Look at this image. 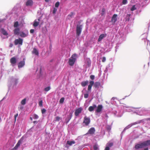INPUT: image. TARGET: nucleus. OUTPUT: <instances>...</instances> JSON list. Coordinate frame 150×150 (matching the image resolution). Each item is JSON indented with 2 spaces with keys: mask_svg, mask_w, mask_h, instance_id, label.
<instances>
[{
  "mask_svg": "<svg viewBox=\"0 0 150 150\" xmlns=\"http://www.w3.org/2000/svg\"><path fill=\"white\" fill-rule=\"evenodd\" d=\"M149 145H150V140H147L140 143H136L133 149H135L134 150H139V149Z\"/></svg>",
  "mask_w": 150,
  "mask_h": 150,
  "instance_id": "nucleus-1",
  "label": "nucleus"
},
{
  "mask_svg": "<svg viewBox=\"0 0 150 150\" xmlns=\"http://www.w3.org/2000/svg\"><path fill=\"white\" fill-rule=\"evenodd\" d=\"M136 112L137 114L140 116L150 115V110L144 108L140 110H137Z\"/></svg>",
  "mask_w": 150,
  "mask_h": 150,
  "instance_id": "nucleus-2",
  "label": "nucleus"
},
{
  "mask_svg": "<svg viewBox=\"0 0 150 150\" xmlns=\"http://www.w3.org/2000/svg\"><path fill=\"white\" fill-rule=\"evenodd\" d=\"M78 57L77 54L75 53L73 54L69 59L68 63L69 65L70 66H73L76 60Z\"/></svg>",
  "mask_w": 150,
  "mask_h": 150,
  "instance_id": "nucleus-3",
  "label": "nucleus"
},
{
  "mask_svg": "<svg viewBox=\"0 0 150 150\" xmlns=\"http://www.w3.org/2000/svg\"><path fill=\"white\" fill-rule=\"evenodd\" d=\"M123 108L124 110L126 112H132L136 113V112H137V110H135V108L128 106L125 105L123 106Z\"/></svg>",
  "mask_w": 150,
  "mask_h": 150,
  "instance_id": "nucleus-4",
  "label": "nucleus"
},
{
  "mask_svg": "<svg viewBox=\"0 0 150 150\" xmlns=\"http://www.w3.org/2000/svg\"><path fill=\"white\" fill-rule=\"evenodd\" d=\"M112 112V113L115 116L117 117H121L123 113L122 110H113Z\"/></svg>",
  "mask_w": 150,
  "mask_h": 150,
  "instance_id": "nucleus-5",
  "label": "nucleus"
},
{
  "mask_svg": "<svg viewBox=\"0 0 150 150\" xmlns=\"http://www.w3.org/2000/svg\"><path fill=\"white\" fill-rule=\"evenodd\" d=\"M147 35V33H144L142 35L141 37L142 38V40H144L145 42V44H146V45H148V43L149 44L150 42L149 41L146 39Z\"/></svg>",
  "mask_w": 150,
  "mask_h": 150,
  "instance_id": "nucleus-6",
  "label": "nucleus"
},
{
  "mask_svg": "<svg viewBox=\"0 0 150 150\" xmlns=\"http://www.w3.org/2000/svg\"><path fill=\"white\" fill-rule=\"evenodd\" d=\"M113 67V65L112 63H109L106 67V69L104 71L105 73L107 71L110 72L112 69Z\"/></svg>",
  "mask_w": 150,
  "mask_h": 150,
  "instance_id": "nucleus-7",
  "label": "nucleus"
},
{
  "mask_svg": "<svg viewBox=\"0 0 150 150\" xmlns=\"http://www.w3.org/2000/svg\"><path fill=\"white\" fill-rule=\"evenodd\" d=\"M95 131L96 130L94 127H91L89 129L88 132L85 134V135H88L91 136L92 135L95 133Z\"/></svg>",
  "mask_w": 150,
  "mask_h": 150,
  "instance_id": "nucleus-8",
  "label": "nucleus"
},
{
  "mask_svg": "<svg viewBox=\"0 0 150 150\" xmlns=\"http://www.w3.org/2000/svg\"><path fill=\"white\" fill-rule=\"evenodd\" d=\"M23 40L21 38H19L18 39H16L14 41V44L15 45H17L18 44L22 45L23 44Z\"/></svg>",
  "mask_w": 150,
  "mask_h": 150,
  "instance_id": "nucleus-9",
  "label": "nucleus"
},
{
  "mask_svg": "<svg viewBox=\"0 0 150 150\" xmlns=\"http://www.w3.org/2000/svg\"><path fill=\"white\" fill-rule=\"evenodd\" d=\"M86 65V68L89 67L91 65V61L89 58H85V64Z\"/></svg>",
  "mask_w": 150,
  "mask_h": 150,
  "instance_id": "nucleus-10",
  "label": "nucleus"
},
{
  "mask_svg": "<svg viewBox=\"0 0 150 150\" xmlns=\"http://www.w3.org/2000/svg\"><path fill=\"white\" fill-rule=\"evenodd\" d=\"M117 15L116 14H114L112 16L111 22L112 23V24L114 25L117 20Z\"/></svg>",
  "mask_w": 150,
  "mask_h": 150,
  "instance_id": "nucleus-11",
  "label": "nucleus"
},
{
  "mask_svg": "<svg viewBox=\"0 0 150 150\" xmlns=\"http://www.w3.org/2000/svg\"><path fill=\"white\" fill-rule=\"evenodd\" d=\"M113 144L111 141H109L106 144L105 150H110V148L113 146Z\"/></svg>",
  "mask_w": 150,
  "mask_h": 150,
  "instance_id": "nucleus-12",
  "label": "nucleus"
},
{
  "mask_svg": "<svg viewBox=\"0 0 150 150\" xmlns=\"http://www.w3.org/2000/svg\"><path fill=\"white\" fill-rule=\"evenodd\" d=\"M103 106L102 105H99L97 106V108L96 109L95 113H99L103 110Z\"/></svg>",
  "mask_w": 150,
  "mask_h": 150,
  "instance_id": "nucleus-13",
  "label": "nucleus"
},
{
  "mask_svg": "<svg viewBox=\"0 0 150 150\" xmlns=\"http://www.w3.org/2000/svg\"><path fill=\"white\" fill-rule=\"evenodd\" d=\"M89 83L88 86V92H91V91L92 87L94 85V82L93 81H90Z\"/></svg>",
  "mask_w": 150,
  "mask_h": 150,
  "instance_id": "nucleus-14",
  "label": "nucleus"
},
{
  "mask_svg": "<svg viewBox=\"0 0 150 150\" xmlns=\"http://www.w3.org/2000/svg\"><path fill=\"white\" fill-rule=\"evenodd\" d=\"M82 28L81 25H77L76 27V35L79 36L81 31Z\"/></svg>",
  "mask_w": 150,
  "mask_h": 150,
  "instance_id": "nucleus-15",
  "label": "nucleus"
},
{
  "mask_svg": "<svg viewBox=\"0 0 150 150\" xmlns=\"http://www.w3.org/2000/svg\"><path fill=\"white\" fill-rule=\"evenodd\" d=\"M25 59L23 58V60L20 61L18 64V68L22 67L25 65Z\"/></svg>",
  "mask_w": 150,
  "mask_h": 150,
  "instance_id": "nucleus-16",
  "label": "nucleus"
},
{
  "mask_svg": "<svg viewBox=\"0 0 150 150\" xmlns=\"http://www.w3.org/2000/svg\"><path fill=\"white\" fill-rule=\"evenodd\" d=\"M82 110V108H79L76 109L74 112L75 115L76 116L79 115V114L81 112Z\"/></svg>",
  "mask_w": 150,
  "mask_h": 150,
  "instance_id": "nucleus-17",
  "label": "nucleus"
},
{
  "mask_svg": "<svg viewBox=\"0 0 150 150\" xmlns=\"http://www.w3.org/2000/svg\"><path fill=\"white\" fill-rule=\"evenodd\" d=\"M107 34L106 33L101 34L99 37L98 41V42L100 41L104 38H105Z\"/></svg>",
  "mask_w": 150,
  "mask_h": 150,
  "instance_id": "nucleus-18",
  "label": "nucleus"
},
{
  "mask_svg": "<svg viewBox=\"0 0 150 150\" xmlns=\"http://www.w3.org/2000/svg\"><path fill=\"white\" fill-rule=\"evenodd\" d=\"M16 59L15 57H13L10 59V62L12 65H15L16 63Z\"/></svg>",
  "mask_w": 150,
  "mask_h": 150,
  "instance_id": "nucleus-19",
  "label": "nucleus"
},
{
  "mask_svg": "<svg viewBox=\"0 0 150 150\" xmlns=\"http://www.w3.org/2000/svg\"><path fill=\"white\" fill-rule=\"evenodd\" d=\"M97 108V105L96 104H93L92 106H90L88 108V110L90 112L93 111Z\"/></svg>",
  "mask_w": 150,
  "mask_h": 150,
  "instance_id": "nucleus-20",
  "label": "nucleus"
},
{
  "mask_svg": "<svg viewBox=\"0 0 150 150\" xmlns=\"http://www.w3.org/2000/svg\"><path fill=\"white\" fill-rule=\"evenodd\" d=\"M132 126V125L131 124H129L126 127H125V128L122 131V132H121V136H122L123 134L125 132V131L126 130L128 129L129 128L131 127Z\"/></svg>",
  "mask_w": 150,
  "mask_h": 150,
  "instance_id": "nucleus-21",
  "label": "nucleus"
},
{
  "mask_svg": "<svg viewBox=\"0 0 150 150\" xmlns=\"http://www.w3.org/2000/svg\"><path fill=\"white\" fill-rule=\"evenodd\" d=\"M90 122V119L89 117H85V125H88Z\"/></svg>",
  "mask_w": 150,
  "mask_h": 150,
  "instance_id": "nucleus-22",
  "label": "nucleus"
},
{
  "mask_svg": "<svg viewBox=\"0 0 150 150\" xmlns=\"http://www.w3.org/2000/svg\"><path fill=\"white\" fill-rule=\"evenodd\" d=\"M20 29L19 28H17L14 29L13 30L14 34L15 35H19L20 32Z\"/></svg>",
  "mask_w": 150,
  "mask_h": 150,
  "instance_id": "nucleus-23",
  "label": "nucleus"
},
{
  "mask_svg": "<svg viewBox=\"0 0 150 150\" xmlns=\"http://www.w3.org/2000/svg\"><path fill=\"white\" fill-rule=\"evenodd\" d=\"M33 3L32 0H28L26 2L25 5L26 6H31L33 5Z\"/></svg>",
  "mask_w": 150,
  "mask_h": 150,
  "instance_id": "nucleus-24",
  "label": "nucleus"
},
{
  "mask_svg": "<svg viewBox=\"0 0 150 150\" xmlns=\"http://www.w3.org/2000/svg\"><path fill=\"white\" fill-rule=\"evenodd\" d=\"M72 116V114L71 113H70L69 115L67 117L66 119V122L67 124L69 121L71 119V117Z\"/></svg>",
  "mask_w": 150,
  "mask_h": 150,
  "instance_id": "nucleus-25",
  "label": "nucleus"
},
{
  "mask_svg": "<svg viewBox=\"0 0 150 150\" xmlns=\"http://www.w3.org/2000/svg\"><path fill=\"white\" fill-rule=\"evenodd\" d=\"M23 139H24V138H23V137H22L21 138V139L19 140H18V143H17V144H16V145L18 146V147L21 144L22 142V141H23Z\"/></svg>",
  "mask_w": 150,
  "mask_h": 150,
  "instance_id": "nucleus-26",
  "label": "nucleus"
},
{
  "mask_svg": "<svg viewBox=\"0 0 150 150\" xmlns=\"http://www.w3.org/2000/svg\"><path fill=\"white\" fill-rule=\"evenodd\" d=\"M23 139H24V138H23V137H22L21 138V139L19 140H18V143H17V144H16V145L18 146V147L21 144L22 142V141H23Z\"/></svg>",
  "mask_w": 150,
  "mask_h": 150,
  "instance_id": "nucleus-27",
  "label": "nucleus"
},
{
  "mask_svg": "<svg viewBox=\"0 0 150 150\" xmlns=\"http://www.w3.org/2000/svg\"><path fill=\"white\" fill-rule=\"evenodd\" d=\"M144 119L138 120L135 122L132 123V125L133 126V125H135L138 124H139L142 122H143L144 121Z\"/></svg>",
  "mask_w": 150,
  "mask_h": 150,
  "instance_id": "nucleus-28",
  "label": "nucleus"
},
{
  "mask_svg": "<svg viewBox=\"0 0 150 150\" xmlns=\"http://www.w3.org/2000/svg\"><path fill=\"white\" fill-rule=\"evenodd\" d=\"M32 53L35 54V55L38 56L39 55V52L35 48H34L32 51Z\"/></svg>",
  "mask_w": 150,
  "mask_h": 150,
  "instance_id": "nucleus-29",
  "label": "nucleus"
},
{
  "mask_svg": "<svg viewBox=\"0 0 150 150\" xmlns=\"http://www.w3.org/2000/svg\"><path fill=\"white\" fill-rule=\"evenodd\" d=\"M28 35V33L27 34H26L24 33L23 32H21L20 33V36L22 37H26Z\"/></svg>",
  "mask_w": 150,
  "mask_h": 150,
  "instance_id": "nucleus-30",
  "label": "nucleus"
},
{
  "mask_svg": "<svg viewBox=\"0 0 150 150\" xmlns=\"http://www.w3.org/2000/svg\"><path fill=\"white\" fill-rule=\"evenodd\" d=\"M100 84V83L98 82H95V83H94V86L95 88H97L99 86Z\"/></svg>",
  "mask_w": 150,
  "mask_h": 150,
  "instance_id": "nucleus-31",
  "label": "nucleus"
},
{
  "mask_svg": "<svg viewBox=\"0 0 150 150\" xmlns=\"http://www.w3.org/2000/svg\"><path fill=\"white\" fill-rule=\"evenodd\" d=\"M75 143V142L74 141H67V144L70 146H71L72 144Z\"/></svg>",
  "mask_w": 150,
  "mask_h": 150,
  "instance_id": "nucleus-32",
  "label": "nucleus"
},
{
  "mask_svg": "<svg viewBox=\"0 0 150 150\" xmlns=\"http://www.w3.org/2000/svg\"><path fill=\"white\" fill-rule=\"evenodd\" d=\"M106 129L107 130V131L109 132L110 131L111 129V126L109 125H107L106 127Z\"/></svg>",
  "mask_w": 150,
  "mask_h": 150,
  "instance_id": "nucleus-33",
  "label": "nucleus"
},
{
  "mask_svg": "<svg viewBox=\"0 0 150 150\" xmlns=\"http://www.w3.org/2000/svg\"><path fill=\"white\" fill-rule=\"evenodd\" d=\"M39 22H37L35 20L34 21V23L33 25L34 27H36L39 25Z\"/></svg>",
  "mask_w": 150,
  "mask_h": 150,
  "instance_id": "nucleus-34",
  "label": "nucleus"
},
{
  "mask_svg": "<svg viewBox=\"0 0 150 150\" xmlns=\"http://www.w3.org/2000/svg\"><path fill=\"white\" fill-rule=\"evenodd\" d=\"M2 33L4 35H8V34L6 31L4 29H2L1 30Z\"/></svg>",
  "mask_w": 150,
  "mask_h": 150,
  "instance_id": "nucleus-35",
  "label": "nucleus"
},
{
  "mask_svg": "<svg viewBox=\"0 0 150 150\" xmlns=\"http://www.w3.org/2000/svg\"><path fill=\"white\" fill-rule=\"evenodd\" d=\"M131 16V14H127L126 17V19L127 21H129L130 19V17Z\"/></svg>",
  "mask_w": 150,
  "mask_h": 150,
  "instance_id": "nucleus-36",
  "label": "nucleus"
},
{
  "mask_svg": "<svg viewBox=\"0 0 150 150\" xmlns=\"http://www.w3.org/2000/svg\"><path fill=\"white\" fill-rule=\"evenodd\" d=\"M105 9L104 8H102L101 15V16H103L105 14Z\"/></svg>",
  "mask_w": 150,
  "mask_h": 150,
  "instance_id": "nucleus-37",
  "label": "nucleus"
},
{
  "mask_svg": "<svg viewBox=\"0 0 150 150\" xmlns=\"http://www.w3.org/2000/svg\"><path fill=\"white\" fill-rule=\"evenodd\" d=\"M19 25L18 22V21H16L14 23L13 26L15 28H17Z\"/></svg>",
  "mask_w": 150,
  "mask_h": 150,
  "instance_id": "nucleus-38",
  "label": "nucleus"
},
{
  "mask_svg": "<svg viewBox=\"0 0 150 150\" xmlns=\"http://www.w3.org/2000/svg\"><path fill=\"white\" fill-rule=\"evenodd\" d=\"M26 103V99L24 98L22 100L21 102V104L23 105H24Z\"/></svg>",
  "mask_w": 150,
  "mask_h": 150,
  "instance_id": "nucleus-39",
  "label": "nucleus"
},
{
  "mask_svg": "<svg viewBox=\"0 0 150 150\" xmlns=\"http://www.w3.org/2000/svg\"><path fill=\"white\" fill-rule=\"evenodd\" d=\"M136 9V8L135 7V6L134 5H133L130 9V10L132 11H133Z\"/></svg>",
  "mask_w": 150,
  "mask_h": 150,
  "instance_id": "nucleus-40",
  "label": "nucleus"
},
{
  "mask_svg": "<svg viewBox=\"0 0 150 150\" xmlns=\"http://www.w3.org/2000/svg\"><path fill=\"white\" fill-rule=\"evenodd\" d=\"M50 86H48L45 88L44 90L45 91H48L50 90Z\"/></svg>",
  "mask_w": 150,
  "mask_h": 150,
  "instance_id": "nucleus-41",
  "label": "nucleus"
},
{
  "mask_svg": "<svg viewBox=\"0 0 150 150\" xmlns=\"http://www.w3.org/2000/svg\"><path fill=\"white\" fill-rule=\"evenodd\" d=\"M90 78L92 80V81L95 79V76L93 75H91L90 76Z\"/></svg>",
  "mask_w": 150,
  "mask_h": 150,
  "instance_id": "nucleus-42",
  "label": "nucleus"
},
{
  "mask_svg": "<svg viewBox=\"0 0 150 150\" xmlns=\"http://www.w3.org/2000/svg\"><path fill=\"white\" fill-rule=\"evenodd\" d=\"M127 0H122V3L124 5L126 4L127 3Z\"/></svg>",
  "mask_w": 150,
  "mask_h": 150,
  "instance_id": "nucleus-43",
  "label": "nucleus"
},
{
  "mask_svg": "<svg viewBox=\"0 0 150 150\" xmlns=\"http://www.w3.org/2000/svg\"><path fill=\"white\" fill-rule=\"evenodd\" d=\"M64 98H61L59 101V102L61 103H62L64 101Z\"/></svg>",
  "mask_w": 150,
  "mask_h": 150,
  "instance_id": "nucleus-44",
  "label": "nucleus"
},
{
  "mask_svg": "<svg viewBox=\"0 0 150 150\" xmlns=\"http://www.w3.org/2000/svg\"><path fill=\"white\" fill-rule=\"evenodd\" d=\"M59 1H57L55 4V7L57 8L59 7Z\"/></svg>",
  "mask_w": 150,
  "mask_h": 150,
  "instance_id": "nucleus-45",
  "label": "nucleus"
},
{
  "mask_svg": "<svg viewBox=\"0 0 150 150\" xmlns=\"http://www.w3.org/2000/svg\"><path fill=\"white\" fill-rule=\"evenodd\" d=\"M42 100H41L39 102V105L40 106L42 107Z\"/></svg>",
  "mask_w": 150,
  "mask_h": 150,
  "instance_id": "nucleus-46",
  "label": "nucleus"
},
{
  "mask_svg": "<svg viewBox=\"0 0 150 150\" xmlns=\"http://www.w3.org/2000/svg\"><path fill=\"white\" fill-rule=\"evenodd\" d=\"M120 44H118V43H117V44H116V46L115 47V52H116L117 51V49H118L119 47V45Z\"/></svg>",
  "mask_w": 150,
  "mask_h": 150,
  "instance_id": "nucleus-47",
  "label": "nucleus"
},
{
  "mask_svg": "<svg viewBox=\"0 0 150 150\" xmlns=\"http://www.w3.org/2000/svg\"><path fill=\"white\" fill-rule=\"evenodd\" d=\"M93 148L94 150H97L98 149V147L96 145L94 146Z\"/></svg>",
  "mask_w": 150,
  "mask_h": 150,
  "instance_id": "nucleus-48",
  "label": "nucleus"
},
{
  "mask_svg": "<svg viewBox=\"0 0 150 150\" xmlns=\"http://www.w3.org/2000/svg\"><path fill=\"white\" fill-rule=\"evenodd\" d=\"M74 15L73 12H71V13L68 15V16H70L71 18H72Z\"/></svg>",
  "mask_w": 150,
  "mask_h": 150,
  "instance_id": "nucleus-49",
  "label": "nucleus"
},
{
  "mask_svg": "<svg viewBox=\"0 0 150 150\" xmlns=\"http://www.w3.org/2000/svg\"><path fill=\"white\" fill-rule=\"evenodd\" d=\"M57 9L55 8H54L53 10V11H52V13L53 14H54L55 13H56V11H57Z\"/></svg>",
  "mask_w": 150,
  "mask_h": 150,
  "instance_id": "nucleus-50",
  "label": "nucleus"
},
{
  "mask_svg": "<svg viewBox=\"0 0 150 150\" xmlns=\"http://www.w3.org/2000/svg\"><path fill=\"white\" fill-rule=\"evenodd\" d=\"M46 111V110L45 109H43L41 110V112L42 114L44 113Z\"/></svg>",
  "mask_w": 150,
  "mask_h": 150,
  "instance_id": "nucleus-51",
  "label": "nucleus"
},
{
  "mask_svg": "<svg viewBox=\"0 0 150 150\" xmlns=\"http://www.w3.org/2000/svg\"><path fill=\"white\" fill-rule=\"evenodd\" d=\"M56 120V121H59L60 119V117L58 116H57L55 117Z\"/></svg>",
  "mask_w": 150,
  "mask_h": 150,
  "instance_id": "nucleus-52",
  "label": "nucleus"
},
{
  "mask_svg": "<svg viewBox=\"0 0 150 150\" xmlns=\"http://www.w3.org/2000/svg\"><path fill=\"white\" fill-rule=\"evenodd\" d=\"M38 118V116L36 114H35L34 115V119H37Z\"/></svg>",
  "mask_w": 150,
  "mask_h": 150,
  "instance_id": "nucleus-53",
  "label": "nucleus"
},
{
  "mask_svg": "<svg viewBox=\"0 0 150 150\" xmlns=\"http://www.w3.org/2000/svg\"><path fill=\"white\" fill-rule=\"evenodd\" d=\"M18 113L15 115L14 116V120H15V122L16 120V119L17 117H18Z\"/></svg>",
  "mask_w": 150,
  "mask_h": 150,
  "instance_id": "nucleus-54",
  "label": "nucleus"
},
{
  "mask_svg": "<svg viewBox=\"0 0 150 150\" xmlns=\"http://www.w3.org/2000/svg\"><path fill=\"white\" fill-rule=\"evenodd\" d=\"M106 61V58L105 57H103L102 59V62H104Z\"/></svg>",
  "mask_w": 150,
  "mask_h": 150,
  "instance_id": "nucleus-55",
  "label": "nucleus"
},
{
  "mask_svg": "<svg viewBox=\"0 0 150 150\" xmlns=\"http://www.w3.org/2000/svg\"><path fill=\"white\" fill-rule=\"evenodd\" d=\"M34 31V29H31L30 30V32L31 33H33Z\"/></svg>",
  "mask_w": 150,
  "mask_h": 150,
  "instance_id": "nucleus-56",
  "label": "nucleus"
},
{
  "mask_svg": "<svg viewBox=\"0 0 150 150\" xmlns=\"http://www.w3.org/2000/svg\"><path fill=\"white\" fill-rule=\"evenodd\" d=\"M18 147L16 145L15 146L13 149V150H16L17 149Z\"/></svg>",
  "mask_w": 150,
  "mask_h": 150,
  "instance_id": "nucleus-57",
  "label": "nucleus"
},
{
  "mask_svg": "<svg viewBox=\"0 0 150 150\" xmlns=\"http://www.w3.org/2000/svg\"><path fill=\"white\" fill-rule=\"evenodd\" d=\"M89 83L88 81H85V86Z\"/></svg>",
  "mask_w": 150,
  "mask_h": 150,
  "instance_id": "nucleus-58",
  "label": "nucleus"
},
{
  "mask_svg": "<svg viewBox=\"0 0 150 150\" xmlns=\"http://www.w3.org/2000/svg\"><path fill=\"white\" fill-rule=\"evenodd\" d=\"M88 96V94L87 93H85V98H87Z\"/></svg>",
  "mask_w": 150,
  "mask_h": 150,
  "instance_id": "nucleus-59",
  "label": "nucleus"
},
{
  "mask_svg": "<svg viewBox=\"0 0 150 150\" xmlns=\"http://www.w3.org/2000/svg\"><path fill=\"white\" fill-rule=\"evenodd\" d=\"M81 85L83 87L84 86V82H82L81 83Z\"/></svg>",
  "mask_w": 150,
  "mask_h": 150,
  "instance_id": "nucleus-60",
  "label": "nucleus"
},
{
  "mask_svg": "<svg viewBox=\"0 0 150 150\" xmlns=\"http://www.w3.org/2000/svg\"><path fill=\"white\" fill-rule=\"evenodd\" d=\"M116 99V97H112V98L111 100H115V99Z\"/></svg>",
  "mask_w": 150,
  "mask_h": 150,
  "instance_id": "nucleus-61",
  "label": "nucleus"
},
{
  "mask_svg": "<svg viewBox=\"0 0 150 150\" xmlns=\"http://www.w3.org/2000/svg\"><path fill=\"white\" fill-rule=\"evenodd\" d=\"M33 122L34 124L37 123H38V121H33Z\"/></svg>",
  "mask_w": 150,
  "mask_h": 150,
  "instance_id": "nucleus-62",
  "label": "nucleus"
},
{
  "mask_svg": "<svg viewBox=\"0 0 150 150\" xmlns=\"http://www.w3.org/2000/svg\"><path fill=\"white\" fill-rule=\"evenodd\" d=\"M146 120H149L150 121V117L147 118L146 119Z\"/></svg>",
  "mask_w": 150,
  "mask_h": 150,
  "instance_id": "nucleus-63",
  "label": "nucleus"
},
{
  "mask_svg": "<svg viewBox=\"0 0 150 150\" xmlns=\"http://www.w3.org/2000/svg\"><path fill=\"white\" fill-rule=\"evenodd\" d=\"M144 150H148V148H146L144 149Z\"/></svg>",
  "mask_w": 150,
  "mask_h": 150,
  "instance_id": "nucleus-64",
  "label": "nucleus"
}]
</instances>
